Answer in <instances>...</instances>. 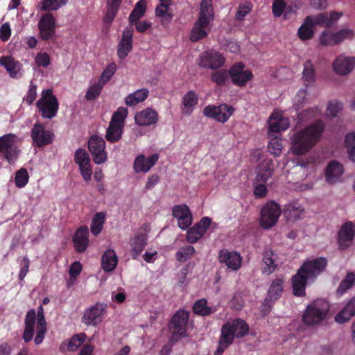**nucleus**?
Returning <instances> with one entry per match:
<instances>
[{
  "label": "nucleus",
  "instance_id": "bb28decb",
  "mask_svg": "<svg viewBox=\"0 0 355 355\" xmlns=\"http://www.w3.org/2000/svg\"><path fill=\"white\" fill-rule=\"evenodd\" d=\"M158 159L157 153H154L148 157H146L143 155H138L134 162V170L136 173H147L156 164Z\"/></svg>",
  "mask_w": 355,
  "mask_h": 355
},
{
  "label": "nucleus",
  "instance_id": "9b49d317",
  "mask_svg": "<svg viewBox=\"0 0 355 355\" xmlns=\"http://www.w3.org/2000/svg\"><path fill=\"white\" fill-rule=\"evenodd\" d=\"M105 145V140L101 136L94 135L89 138L88 141V149L96 164H103L107 160Z\"/></svg>",
  "mask_w": 355,
  "mask_h": 355
},
{
  "label": "nucleus",
  "instance_id": "79ce46f5",
  "mask_svg": "<svg viewBox=\"0 0 355 355\" xmlns=\"http://www.w3.org/2000/svg\"><path fill=\"white\" fill-rule=\"evenodd\" d=\"M146 10V0H139L135 5V8L130 12L128 21L130 23L129 26L134 25L135 22H138L139 20L145 15Z\"/></svg>",
  "mask_w": 355,
  "mask_h": 355
},
{
  "label": "nucleus",
  "instance_id": "423d86ee",
  "mask_svg": "<svg viewBox=\"0 0 355 355\" xmlns=\"http://www.w3.org/2000/svg\"><path fill=\"white\" fill-rule=\"evenodd\" d=\"M36 106L43 119H51L55 117L59 109V102L51 89H44Z\"/></svg>",
  "mask_w": 355,
  "mask_h": 355
},
{
  "label": "nucleus",
  "instance_id": "338daca9",
  "mask_svg": "<svg viewBox=\"0 0 355 355\" xmlns=\"http://www.w3.org/2000/svg\"><path fill=\"white\" fill-rule=\"evenodd\" d=\"M317 108L311 107L309 109H306V110L300 112L298 114V118L300 121H307L311 120L317 116Z\"/></svg>",
  "mask_w": 355,
  "mask_h": 355
},
{
  "label": "nucleus",
  "instance_id": "603ef678",
  "mask_svg": "<svg viewBox=\"0 0 355 355\" xmlns=\"http://www.w3.org/2000/svg\"><path fill=\"white\" fill-rule=\"evenodd\" d=\"M348 157L350 161L355 162V133H348L345 139Z\"/></svg>",
  "mask_w": 355,
  "mask_h": 355
},
{
  "label": "nucleus",
  "instance_id": "9d476101",
  "mask_svg": "<svg viewBox=\"0 0 355 355\" xmlns=\"http://www.w3.org/2000/svg\"><path fill=\"white\" fill-rule=\"evenodd\" d=\"M234 108L225 103L218 105H209L204 107L202 113L207 117L220 123H225L233 114Z\"/></svg>",
  "mask_w": 355,
  "mask_h": 355
},
{
  "label": "nucleus",
  "instance_id": "c03bdc74",
  "mask_svg": "<svg viewBox=\"0 0 355 355\" xmlns=\"http://www.w3.org/2000/svg\"><path fill=\"white\" fill-rule=\"evenodd\" d=\"M193 312L200 316H208L215 312V309L207 306V301L205 298L195 302L193 305Z\"/></svg>",
  "mask_w": 355,
  "mask_h": 355
},
{
  "label": "nucleus",
  "instance_id": "39448f33",
  "mask_svg": "<svg viewBox=\"0 0 355 355\" xmlns=\"http://www.w3.org/2000/svg\"><path fill=\"white\" fill-rule=\"evenodd\" d=\"M330 304L324 299H317L307 305L302 316L306 324H319L324 321L329 312Z\"/></svg>",
  "mask_w": 355,
  "mask_h": 355
},
{
  "label": "nucleus",
  "instance_id": "de8ad7c7",
  "mask_svg": "<svg viewBox=\"0 0 355 355\" xmlns=\"http://www.w3.org/2000/svg\"><path fill=\"white\" fill-rule=\"evenodd\" d=\"M105 220V214L102 211L94 215L91 224V232L94 235H97L101 232Z\"/></svg>",
  "mask_w": 355,
  "mask_h": 355
},
{
  "label": "nucleus",
  "instance_id": "ddd939ff",
  "mask_svg": "<svg viewBox=\"0 0 355 355\" xmlns=\"http://www.w3.org/2000/svg\"><path fill=\"white\" fill-rule=\"evenodd\" d=\"M16 136L7 134L0 137V153L8 163H14L18 157L19 150L15 145Z\"/></svg>",
  "mask_w": 355,
  "mask_h": 355
},
{
  "label": "nucleus",
  "instance_id": "5701e85b",
  "mask_svg": "<svg viewBox=\"0 0 355 355\" xmlns=\"http://www.w3.org/2000/svg\"><path fill=\"white\" fill-rule=\"evenodd\" d=\"M268 135L272 137L274 133L286 130L290 125V121L288 118L283 117L282 113L272 112L268 119Z\"/></svg>",
  "mask_w": 355,
  "mask_h": 355
},
{
  "label": "nucleus",
  "instance_id": "dca6fc26",
  "mask_svg": "<svg viewBox=\"0 0 355 355\" xmlns=\"http://www.w3.org/2000/svg\"><path fill=\"white\" fill-rule=\"evenodd\" d=\"M107 306L103 303L97 302L95 305L86 309L82 317V322L87 326H96L103 321V314Z\"/></svg>",
  "mask_w": 355,
  "mask_h": 355
},
{
  "label": "nucleus",
  "instance_id": "58836bf2",
  "mask_svg": "<svg viewBox=\"0 0 355 355\" xmlns=\"http://www.w3.org/2000/svg\"><path fill=\"white\" fill-rule=\"evenodd\" d=\"M212 24L214 19V12L212 0H202L200 6L198 18Z\"/></svg>",
  "mask_w": 355,
  "mask_h": 355
},
{
  "label": "nucleus",
  "instance_id": "0e129e2a",
  "mask_svg": "<svg viewBox=\"0 0 355 355\" xmlns=\"http://www.w3.org/2000/svg\"><path fill=\"white\" fill-rule=\"evenodd\" d=\"M286 3L284 0H273L272 11L275 17H281L286 8Z\"/></svg>",
  "mask_w": 355,
  "mask_h": 355
},
{
  "label": "nucleus",
  "instance_id": "b1692460",
  "mask_svg": "<svg viewBox=\"0 0 355 355\" xmlns=\"http://www.w3.org/2000/svg\"><path fill=\"white\" fill-rule=\"evenodd\" d=\"M343 15L342 12L332 11L329 13L321 12L316 15H309L311 18L313 26H319L321 27L329 28L334 23L337 21Z\"/></svg>",
  "mask_w": 355,
  "mask_h": 355
},
{
  "label": "nucleus",
  "instance_id": "412c9836",
  "mask_svg": "<svg viewBox=\"0 0 355 355\" xmlns=\"http://www.w3.org/2000/svg\"><path fill=\"white\" fill-rule=\"evenodd\" d=\"M148 242V233L146 229L139 230L130 239V252L133 259H136L144 251Z\"/></svg>",
  "mask_w": 355,
  "mask_h": 355
},
{
  "label": "nucleus",
  "instance_id": "680f3d73",
  "mask_svg": "<svg viewBox=\"0 0 355 355\" xmlns=\"http://www.w3.org/2000/svg\"><path fill=\"white\" fill-rule=\"evenodd\" d=\"M103 86L104 85L99 82L90 86L86 92L85 96V98L87 101H92L100 95Z\"/></svg>",
  "mask_w": 355,
  "mask_h": 355
},
{
  "label": "nucleus",
  "instance_id": "f3484780",
  "mask_svg": "<svg viewBox=\"0 0 355 355\" xmlns=\"http://www.w3.org/2000/svg\"><path fill=\"white\" fill-rule=\"evenodd\" d=\"M355 237V227L352 222L343 223L338 232V244L340 250L348 249L353 243Z\"/></svg>",
  "mask_w": 355,
  "mask_h": 355
},
{
  "label": "nucleus",
  "instance_id": "37998d69",
  "mask_svg": "<svg viewBox=\"0 0 355 355\" xmlns=\"http://www.w3.org/2000/svg\"><path fill=\"white\" fill-rule=\"evenodd\" d=\"M124 128L115 124L109 123L106 130L105 139L110 143H116L119 141L123 132Z\"/></svg>",
  "mask_w": 355,
  "mask_h": 355
},
{
  "label": "nucleus",
  "instance_id": "774afa93",
  "mask_svg": "<svg viewBox=\"0 0 355 355\" xmlns=\"http://www.w3.org/2000/svg\"><path fill=\"white\" fill-rule=\"evenodd\" d=\"M343 104L337 101H331L327 105L328 114L335 117L338 112L342 110Z\"/></svg>",
  "mask_w": 355,
  "mask_h": 355
},
{
  "label": "nucleus",
  "instance_id": "aec40b11",
  "mask_svg": "<svg viewBox=\"0 0 355 355\" xmlns=\"http://www.w3.org/2000/svg\"><path fill=\"white\" fill-rule=\"evenodd\" d=\"M172 215L178 219V227L183 230L188 229L192 223L191 212L185 204L175 205L172 209Z\"/></svg>",
  "mask_w": 355,
  "mask_h": 355
},
{
  "label": "nucleus",
  "instance_id": "6e6552de",
  "mask_svg": "<svg viewBox=\"0 0 355 355\" xmlns=\"http://www.w3.org/2000/svg\"><path fill=\"white\" fill-rule=\"evenodd\" d=\"M281 208L275 201L268 202L261 210L260 225L264 229H270L277 222Z\"/></svg>",
  "mask_w": 355,
  "mask_h": 355
},
{
  "label": "nucleus",
  "instance_id": "a211bd4d",
  "mask_svg": "<svg viewBox=\"0 0 355 355\" xmlns=\"http://www.w3.org/2000/svg\"><path fill=\"white\" fill-rule=\"evenodd\" d=\"M55 19L51 13L42 16L38 23L40 36L44 41L49 40L55 34Z\"/></svg>",
  "mask_w": 355,
  "mask_h": 355
},
{
  "label": "nucleus",
  "instance_id": "a19ab883",
  "mask_svg": "<svg viewBox=\"0 0 355 355\" xmlns=\"http://www.w3.org/2000/svg\"><path fill=\"white\" fill-rule=\"evenodd\" d=\"M148 94L149 92L147 89H137L126 96L125 103L128 106H135L138 103L144 102L148 98Z\"/></svg>",
  "mask_w": 355,
  "mask_h": 355
},
{
  "label": "nucleus",
  "instance_id": "c9c22d12",
  "mask_svg": "<svg viewBox=\"0 0 355 355\" xmlns=\"http://www.w3.org/2000/svg\"><path fill=\"white\" fill-rule=\"evenodd\" d=\"M277 259V254L271 250H266L263 253V263L265 267L262 269V273L269 275L272 274L277 268V264L275 263Z\"/></svg>",
  "mask_w": 355,
  "mask_h": 355
},
{
  "label": "nucleus",
  "instance_id": "473e14b6",
  "mask_svg": "<svg viewBox=\"0 0 355 355\" xmlns=\"http://www.w3.org/2000/svg\"><path fill=\"white\" fill-rule=\"evenodd\" d=\"M0 64L6 69L10 77L14 78L21 77L20 71L22 65L19 62L15 61L13 58L10 56L1 57Z\"/></svg>",
  "mask_w": 355,
  "mask_h": 355
},
{
  "label": "nucleus",
  "instance_id": "a878e982",
  "mask_svg": "<svg viewBox=\"0 0 355 355\" xmlns=\"http://www.w3.org/2000/svg\"><path fill=\"white\" fill-rule=\"evenodd\" d=\"M211 26L212 24L198 19L191 29L189 37L190 40L196 42L206 38L211 31Z\"/></svg>",
  "mask_w": 355,
  "mask_h": 355
},
{
  "label": "nucleus",
  "instance_id": "bf43d9fd",
  "mask_svg": "<svg viewBox=\"0 0 355 355\" xmlns=\"http://www.w3.org/2000/svg\"><path fill=\"white\" fill-rule=\"evenodd\" d=\"M28 180L29 175L27 170L22 168L16 173L15 178V185L18 188H23L27 184Z\"/></svg>",
  "mask_w": 355,
  "mask_h": 355
},
{
  "label": "nucleus",
  "instance_id": "49530a36",
  "mask_svg": "<svg viewBox=\"0 0 355 355\" xmlns=\"http://www.w3.org/2000/svg\"><path fill=\"white\" fill-rule=\"evenodd\" d=\"M302 78L306 86L311 85L315 83V69L311 62L309 60L306 61L304 65Z\"/></svg>",
  "mask_w": 355,
  "mask_h": 355
},
{
  "label": "nucleus",
  "instance_id": "6ab92c4d",
  "mask_svg": "<svg viewBox=\"0 0 355 355\" xmlns=\"http://www.w3.org/2000/svg\"><path fill=\"white\" fill-rule=\"evenodd\" d=\"M218 260L220 263L225 264L232 271H238L242 264L243 258L236 251H229L223 249L219 252Z\"/></svg>",
  "mask_w": 355,
  "mask_h": 355
},
{
  "label": "nucleus",
  "instance_id": "1a4fd4ad",
  "mask_svg": "<svg viewBox=\"0 0 355 355\" xmlns=\"http://www.w3.org/2000/svg\"><path fill=\"white\" fill-rule=\"evenodd\" d=\"M245 68V64L241 62H235L230 67L228 73L233 85L243 87L252 79V72Z\"/></svg>",
  "mask_w": 355,
  "mask_h": 355
},
{
  "label": "nucleus",
  "instance_id": "2f4dec72",
  "mask_svg": "<svg viewBox=\"0 0 355 355\" xmlns=\"http://www.w3.org/2000/svg\"><path fill=\"white\" fill-rule=\"evenodd\" d=\"M198 101L199 96L196 92L193 90L187 92L182 98V113L187 116L191 115Z\"/></svg>",
  "mask_w": 355,
  "mask_h": 355
},
{
  "label": "nucleus",
  "instance_id": "5fc2aeb1",
  "mask_svg": "<svg viewBox=\"0 0 355 355\" xmlns=\"http://www.w3.org/2000/svg\"><path fill=\"white\" fill-rule=\"evenodd\" d=\"M228 70L220 69L213 72L211 75V80L218 86H224L229 80Z\"/></svg>",
  "mask_w": 355,
  "mask_h": 355
},
{
  "label": "nucleus",
  "instance_id": "09e8293b",
  "mask_svg": "<svg viewBox=\"0 0 355 355\" xmlns=\"http://www.w3.org/2000/svg\"><path fill=\"white\" fill-rule=\"evenodd\" d=\"M127 116L128 109L123 107H120L112 114L110 123L124 128L125 120Z\"/></svg>",
  "mask_w": 355,
  "mask_h": 355
},
{
  "label": "nucleus",
  "instance_id": "20e7f679",
  "mask_svg": "<svg viewBox=\"0 0 355 355\" xmlns=\"http://www.w3.org/2000/svg\"><path fill=\"white\" fill-rule=\"evenodd\" d=\"M249 332L247 322L240 318H236L224 324L220 330L218 345L214 355H222L225 350L233 343L234 339L242 338Z\"/></svg>",
  "mask_w": 355,
  "mask_h": 355
},
{
  "label": "nucleus",
  "instance_id": "4468645a",
  "mask_svg": "<svg viewBox=\"0 0 355 355\" xmlns=\"http://www.w3.org/2000/svg\"><path fill=\"white\" fill-rule=\"evenodd\" d=\"M354 37V31L349 28L341 29L335 33L324 31L320 36V42L323 46H333L341 43L345 40H351Z\"/></svg>",
  "mask_w": 355,
  "mask_h": 355
},
{
  "label": "nucleus",
  "instance_id": "e433bc0d",
  "mask_svg": "<svg viewBox=\"0 0 355 355\" xmlns=\"http://www.w3.org/2000/svg\"><path fill=\"white\" fill-rule=\"evenodd\" d=\"M274 164L272 159H266L258 165V172L256 177L258 180L263 179L268 180L274 173Z\"/></svg>",
  "mask_w": 355,
  "mask_h": 355
},
{
  "label": "nucleus",
  "instance_id": "4d7b16f0",
  "mask_svg": "<svg viewBox=\"0 0 355 355\" xmlns=\"http://www.w3.org/2000/svg\"><path fill=\"white\" fill-rule=\"evenodd\" d=\"M67 1L68 0H42V10L48 12L56 10Z\"/></svg>",
  "mask_w": 355,
  "mask_h": 355
},
{
  "label": "nucleus",
  "instance_id": "3c124183",
  "mask_svg": "<svg viewBox=\"0 0 355 355\" xmlns=\"http://www.w3.org/2000/svg\"><path fill=\"white\" fill-rule=\"evenodd\" d=\"M196 252L195 248L191 245H186L180 248L176 252L175 257L178 261L185 262L191 259Z\"/></svg>",
  "mask_w": 355,
  "mask_h": 355
},
{
  "label": "nucleus",
  "instance_id": "f8f14e48",
  "mask_svg": "<svg viewBox=\"0 0 355 355\" xmlns=\"http://www.w3.org/2000/svg\"><path fill=\"white\" fill-rule=\"evenodd\" d=\"M225 62L223 55L214 49L202 52L198 58V65L202 68L218 69L222 67Z\"/></svg>",
  "mask_w": 355,
  "mask_h": 355
},
{
  "label": "nucleus",
  "instance_id": "72a5a7b5",
  "mask_svg": "<svg viewBox=\"0 0 355 355\" xmlns=\"http://www.w3.org/2000/svg\"><path fill=\"white\" fill-rule=\"evenodd\" d=\"M355 315V295L352 297L334 318L335 321L339 324L348 322Z\"/></svg>",
  "mask_w": 355,
  "mask_h": 355
},
{
  "label": "nucleus",
  "instance_id": "2eb2a0df",
  "mask_svg": "<svg viewBox=\"0 0 355 355\" xmlns=\"http://www.w3.org/2000/svg\"><path fill=\"white\" fill-rule=\"evenodd\" d=\"M54 135L49 130H46L41 123H35L31 130L33 146L42 148L52 144Z\"/></svg>",
  "mask_w": 355,
  "mask_h": 355
},
{
  "label": "nucleus",
  "instance_id": "6e6d98bb",
  "mask_svg": "<svg viewBox=\"0 0 355 355\" xmlns=\"http://www.w3.org/2000/svg\"><path fill=\"white\" fill-rule=\"evenodd\" d=\"M355 283V274L354 272H348L345 277L341 281L337 289V293L343 295L348 289L352 287Z\"/></svg>",
  "mask_w": 355,
  "mask_h": 355
},
{
  "label": "nucleus",
  "instance_id": "c756f323",
  "mask_svg": "<svg viewBox=\"0 0 355 355\" xmlns=\"http://www.w3.org/2000/svg\"><path fill=\"white\" fill-rule=\"evenodd\" d=\"M135 123L139 126H148L155 124L158 121L157 113L150 107L137 112L135 116Z\"/></svg>",
  "mask_w": 355,
  "mask_h": 355
},
{
  "label": "nucleus",
  "instance_id": "a18cd8bd",
  "mask_svg": "<svg viewBox=\"0 0 355 355\" xmlns=\"http://www.w3.org/2000/svg\"><path fill=\"white\" fill-rule=\"evenodd\" d=\"M304 208L297 203H291L285 206L284 214L291 220H298L303 214Z\"/></svg>",
  "mask_w": 355,
  "mask_h": 355
},
{
  "label": "nucleus",
  "instance_id": "7ed1b4c3",
  "mask_svg": "<svg viewBox=\"0 0 355 355\" xmlns=\"http://www.w3.org/2000/svg\"><path fill=\"white\" fill-rule=\"evenodd\" d=\"M36 323V336L34 338L35 345H40L44 338L47 331V324L44 316V310L42 305L38 307L37 312L35 309L29 310L24 320V330L22 338L25 343L30 342L35 334V326Z\"/></svg>",
  "mask_w": 355,
  "mask_h": 355
},
{
  "label": "nucleus",
  "instance_id": "f257e3e1",
  "mask_svg": "<svg viewBox=\"0 0 355 355\" xmlns=\"http://www.w3.org/2000/svg\"><path fill=\"white\" fill-rule=\"evenodd\" d=\"M327 266V260L324 257L304 261L291 277L293 294L296 297H304L308 281L313 282Z\"/></svg>",
  "mask_w": 355,
  "mask_h": 355
},
{
  "label": "nucleus",
  "instance_id": "f704fd0d",
  "mask_svg": "<svg viewBox=\"0 0 355 355\" xmlns=\"http://www.w3.org/2000/svg\"><path fill=\"white\" fill-rule=\"evenodd\" d=\"M171 4L159 3L155 10V16L160 18V24L164 27L171 23L173 17V14L170 11Z\"/></svg>",
  "mask_w": 355,
  "mask_h": 355
},
{
  "label": "nucleus",
  "instance_id": "0eeeda50",
  "mask_svg": "<svg viewBox=\"0 0 355 355\" xmlns=\"http://www.w3.org/2000/svg\"><path fill=\"white\" fill-rule=\"evenodd\" d=\"M189 313L184 309L178 310L171 318L168 323V329L172 333V340L177 341L185 338L189 324Z\"/></svg>",
  "mask_w": 355,
  "mask_h": 355
},
{
  "label": "nucleus",
  "instance_id": "052dcab7",
  "mask_svg": "<svg viewBox=\"0 0 355 355\" xmlns=\"http://www.w3.org/2000/svg\"><path fill=\"white\" fill-rule=\"evenodd\" d=\"M268 151L275 157L279 156L282 152V140L277 137H274L268 143Z\"/></svg>",
  "mask_w": 355,
  "mask_h": 355
},
{
  "label": "nucleus",
  "instance_id": "f03ea898",
  "mask_svg": "<svg viewBox=\"0 0 355 355\" xmlns=\"http://www.w3.org/2000/svg\"><path fill=\"white\" fill-rule=\"evenodd\" d=\"M323 131V123L318 121L295 132L291 137L293 153L300 156L308 153L319 141Z\"/></svg>",
  "mask_w": 355,
  "mask_h": 355
},
{
  "label": "nucleus",
  "instance_id": "4c0bfd02",
  "mask_svg": "<svg viewBox=\"0 0 355 355\" xmlns=\"http://www.w3.org/2000/svg\"><path fill=\"white\" fill-rule=\"evenodd\" d=\"M118 258L114 250L109 249L106 250L101 258V267L105 272H111L116 266Z\"/></svg>",
  "mask_w": 355,
  "mask_h": 355
},
{
  "label": "nucleus",
  "instance_id": "393cba45",
  "mask_svg": "<svg viewBox=\"0 0 355 355\" xmlns=\"http://www.w3.org/2000/svg\"><path fill=\"white\" fill-rule=\"evenodd\" d=\"M89 229L87 226L78 227L72 238L73 247L77 252H85L89 246Z\"/></svg>",
  "mask_w": 355,
  "mask_h": 355
},
{
  "label": "nucleus",
  "instance_id": "69168bd1",
  "mask_svg": "<svg viewBox=\"0 0 355 355\" xmlns=\"http://www.w3.org/2000/svg\"><path fill=\"white\" fill-rule=\"evenodd\" d=\"M119 8H116V7H113L111 6H107V11L103 17L104 23L106 24L110 25L113 22V21L119 11Z\"/></svg>",
  "mask_w": 355,
  "mask_h": 355
},
{
  "label": "nucleus",
  "instance_id": "cd10ccee",
  "mask_svg": "<svg viewBox=\"0 0 355 355\" xmlns=\"http://www.w3.org/2000/svg\"><path fill=\"white\" fill-rule=\"evenodd\" d=\"M344 172L343 165L337 160L331 161L326 167L325 179L329 184H334L340 180Z\"/></svg>",
  "mask_w": 355,
  "mask_h": 355
},
{
  "label": "nucleus",
  "instance_id": "7c9ffc66",
  "mask_svg": "<svg viewBox=\"0 0 355 355\" xmlns=\"http://www.w3.org/2000/svg\"><path fill=\"white\" fill-rule=\"evenodd\" d=\"M285 279L284 277L273 279L269 286L266 301L274 302L279 299L284 288Z\"/></svg>",
  "mask_w": 355,
  "mask_h": 355
},
{
  "label": "nucleus",
  "instance_id": "c85d7f7f",
  "mask_svg": "<svg viewBox=\"0 0 355 355\" xmlns=\"http://www.w3.org/2000/svg\"><path fill=\"white\" fill-rule=\"evenodd\" d=\"M355 58L340 55L334 62L333 67L335 72L339 75H346L354 69Z\"/></svg>",
  "mask_w": 355,
  "mask_h": 355
},
{
  "label": "nucleus",
  "instance_id": "8fccbe9b",
  "mask_svg": "<svg viewBox=\"0 0 355 355\" xmlns=\"http://www.w3.org/2000/svg\"><path fill=\"white\" fill-rule=\"evenodd\" d=\"M86 338L85 333L75 334L71 339L67 340V349L70 352H75L83 344Z\"/></svg>",
  "mask_w": 355,
  "mask_h": 355
},
{
  "label": "nucleus",
  "instance_id": "4be33fe9",
  "mask_svg": "<svg viewBox=\"0 0 355 355\" xmlns=\"http://www.w3.org/2000/svg\"><path fill=\"white\" fill-rule=\"evenodd\" d=\"M133 31L132 26H127L123 32L117 49V55L121 60L125 59L132 49Z\"/></svg>",
  "mask_w": 355,
  "mask_h": 355
},
{
  "label": "nucleus",
  "instance_id": "864d4df0",
  "mask_svg": "<svg viewBox=\"0 0 355 355\" xmlns=\"http://www.w3.org/2000/svg\"><path fill=\"white\" fill-rule=\"evenodd\" d=\"M267 180L261 179V180L257 179V177H255L253 186H254V195L257 198H262L267 195L268 190L266 188Z\"/></svg>",
  "mask_w": 355,
  "mask_h": 355
},
{
  "label": "nucleus",
  "instance_id": "13d9d810",
  "mask_svg": "<svg viewBox=\"0 0 355 355\" xmlns=\"http://www.w3.org/2000/svg\"><path fill=\"white\" fill-rule=\"evenodd\" d=\"M116 71V64L114 62H111L102 72L98 82L104 85L112 78Z\"/></svg>",
  "mask_w": 355,
  "mask_h": 355
},
{
  "label": "nucleus",
  "instance_id": "ea45409f",
  "mask_svg": "<svg viewBox=\"0 0 355 355\" xmlns=\"http://www.w3.org/2000/svg\"><path fill=\"white\" fill-rule=\"evenodd\" d=\"M311 20L310 17H306L297 31V36L302 41L311 40L314 36L315 31Z\"/></svg>",
  "mask_w": 355,
  "mask_h": 355
},
{
  "label": "nucleus",
  "instance_id": "e2e57ef3",
  "mask_svg": "<svg viewBox=\"0 0 355 355\" xmlns=\"http://www.w3.org/2000/svg\"><path fill=\"white\" fill-rule=\"evenodd\" d=\"M74 161L78 166H80L81 164L90 163L91 159L89 154L85 149L78 148L75 153Z\"/></svg>",
  "mask_w": 355,
  "mask_h": 355
}]
</instances>
